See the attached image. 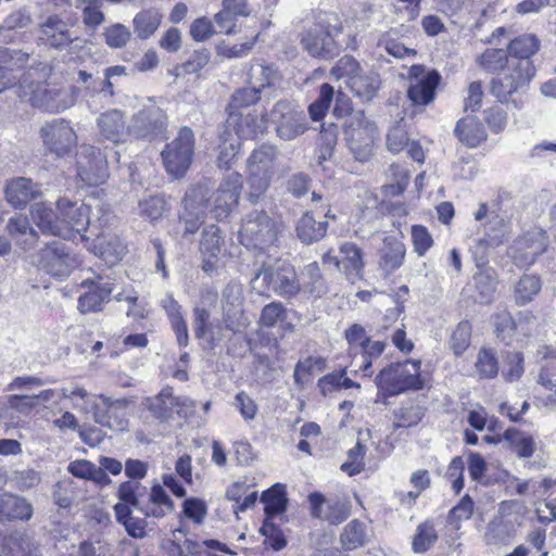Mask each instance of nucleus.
<instances>
[{"mask_svg":"<svg viewBox=\"0 0 556 556\" xmlns=\"http://www.w3.org/2000/svg\"><path fill=\"white\" fill-rule=\"evenodd\" d=\"M50 72L47 66L28 70L20 78L16 93L31 106L58 114L76 104L80 90L75 86L48 84Z\"/></svg>","mask_w":556,"mask_h":556,"instance_id":"nucleus-1","label":"nucleus"},{"mask_svg":"<svg viewBox=\"0 0 556 556\" xmlns=\"http://www.w3.org/2000/svg\"><path fill=\"white\" fill-rule=\"evenodd\" d=\"M279 152L275 146L261 144L250 154L248 166V199L255 203L268 190L278 172Z\"/></svg>","mask_w":556,"mask_h":556,"instance_id":"nucleus-2","label":"nucleus"},{"mask_svg":"<svg viewBox=\"0 0 556 556\" xmlns=\"http://www.w3.org/2000/svg\"><path fill=\"white\" fill-rule=\"evenodd\" d=\"M336 79H345V83L355 97L362 101H371L379 88L380 77L375 71H365L361 64L350 55L342 56L330 72Z\"/></svg>","mask_w":556,"mask_h":556,"instance_id":"nucleus-3","label":"nucleus"},{"mask_svg":"<svg viewBox=\"0 0 556 556\" xmlns=\"http://www.w3.org/2000/svg\"><path fill=\"white\" fill-rule=\"evenodd\" d=\"M56 211L60 223L66 226L64 233H60L62 238H71L73 231L79 233L87 230V227L93 224L92 217L100 222L108 212L94 197H89L87 202L80 205L67 197H61L56 201Z\"/></svg>","mask_w":556,"mask_h":556,"instance_id":"nucleus-4","label":"nucleus"},{"mask_svg":"<svg viewBox=\"0 0 556 556\" xmlns=\"http://www.w3.org/2000/svg\"><path fill=\"white\" fill-rule=\"evenodd\" d=\"M534 75L532 63L522 61L518 64L509 60L503 71L492 78L490 91L501 102H507L513 94L526 91Z\"/></svg>","mask_w":556,"mask_h":556,"instance_id":"nucleus-5","label":"nucleus"},{"mask_svg":"<svg viewBox=\"0 0 556 556\" xmlns=\"http://www.w3.org/2000/svg\"><path fill=\"white\" fill-rule=\"evenodd\" d=\"M375 382L379 389L389 394L419 390L424 387L420 377V362L406 361L392 364L377 375Z\"/></svg>","mask_w":556,"mask_h":556,"instance_id":"nucleus-6","label":"nucleus"},{"mask_svg":"<svg viewBox=\"0 0 556 556\" xmlns=\"http://www.w3.org/2000/svg\"><path fill=\"white\" fill-rule=\"evenodd\" d=\"M376 135V125L362 111L351 115L345 122V140L355 159L361 162L367 161L372 154Z\"/></svg>","mask_w":556,"mask_h":556,"instance_id":"nucleus-7","label":"nucleus"},{"mask_svg":"<svg viewBox=\"0 0 556 556\" xmlns=\"http://www.w3.org/2000/svg\"><path fill=\"white\" fill-rule=\"evenodd\" d=\"M239 236L245 247L265 250L276 242L278 227L266 212L254 211L244 218Z\"/></svg>","mask_w":556,"mask_h":556,"instance_id":"nucleus-8","label":"nucleus"},{"mask_svg":"<svg viewBox=\"0 0 556 556\" xmlns=\"http://www.w3.org/2000/svg\"><path fill=\"white\" fill-rule=\"evenodd\" d=\"M193 153L194 134L189 127H182L177 137L162 151L166 172L175 178L185 176L192 163Z\"/></svg>","mask_w":556,"mask_h":556,"instance_id":"nucleus-9","label":"nucleus"},{"mask_svg":"<svg viewBox=\"0 0 556 556\" xmlns=\"http://www.w3.org/2000/svg\"><path fill=\"white\" fill-rule=\"evenodd\" d=\"M45 150L58 157L67 156L77 146L78 136L70 121L54 118L39 130Z\"/></svg>","mask_w":556,"mask_h":556,"instance_id":"nucleus-10","label":"nucleus"},{"mask_svg":"<svg viewBox=\"0 0 556 556\" xmlns=\"http://www.w3.org/2000/svg\"><path fill=\"white\" fill-rule=\"evenodd\" d=\"M210 189L206 186L191 187L182 201V211L179 214V225L182 227V236H193L204 223Z\"/></svg>","mask_w":556,"mask_h":556,"instance_id":"nucleus-11","label":"nucleus"},{"mask_svg":"<svg viewBox=\"0 0 556 556\" xmlns=\"http://www.w3.org/2000/svg\"><path fill=\"white\" fill-rule=\"evenodd\" d=\"M37 265L53 277H67L79 265L75 254L61 241H52L38 253Z\"/></svg>","mask_w":556,"mask_h":556,"instance_id":"nucleus-12","label":"nucleus"},{"mask_svg":"<svg viewBox=\"0 0 556 556\" xmlns=\"http://www.w3.org/2000/svg\"><path fill=\"white\" fill-rule=\"evenodd\" d=\"M76 170L81 181L89 186L103 184L108 177V164L99 149L81 144L76 153Z\"/></svg>","mask_w":556,"mask_h":556,"instance_id":"nucleus-13","label":"nucleus"},{"mask_svg":"<svg viewBox=\"0 0 556 556\" xmlns=\"http://www.w3.org/2000/svg\"><path fill=\"white\" fill-rule=\"evenodd\" d=\"M261 278L279 295H295L301 291L300 277L294 267L286 262L264 266L256 277V279Z\"/></svg>","mask_w":556,"mask_h":556,"instance_id":"nucleus-14","label":"nucleus"},{"mask_svg":"<svg viewBox=\"0 0 556 556\" xmlns=\"http://www.w3.org/2000/svg\"><path fill=\"white\" fill-rule=\"evenodd\" d=\"M440 81L437 72H426L421 65H413L409 70V88L407 96L416 105H426L434 99V91Z\"/></svg>","mask_w":556,"mask_h":556,"instance_id":"nucleus-15","label":"nucleus"},{"mask_svg":"<svg viewBox=\"0 0 556 556\" xmlns=\"http://www.w3.org/2000/svg\"><path fill=\"white\" fill-rule=\"evenodd\" d=\"M242 189V177L239 173H230L219 185L213 195L212 211L217 219L226 217L238 204Z\"/></svg>","mask_w":556,"mask_h":556,"instance_id":"nucleus-16","label":"nucleus"},{"mask_svg":"<svg viewBox=\"0 0 556 556\" xmlns=\"http://www.w3.org/2000/svg\"><path fill=\"white\" fill-rule=\"evenodd\" d=\"M243 291L237 283H229L223 292V311L226 329L238 332L245 328L248 320L243 314Z\"/></svg>","mask_w":556,"mask_h":556,"instance_id":"nucleus-17","label":"nucleus"},{"mask_svg":"<svg viewBox=\"0 0 556 556\" xmlns=\"http://www.w3.org/2000/svg\"><path fill=\"white\" fill-rule=\"evenodd\" d=\"M71 26L73 24L63 20L60 15H49L40 24L39 39L54 49H65L75 39L70 31Z\"/></svg>","mask_w":556,"mask_h":556,"instance_id":"nucleus-18","label":"nucleus"},{"mask_svg":"<svg viewBox=\"0 0 556 556\" xmlns=\"http://www.w3.org/2000/svg\"><path fill=\"white\" fill-rule=\"evenodd\" d=\"M166 116L156 108L140 111L132 119L131 135L136 138H155L164 135Z\"/></svg>","mask_w":556,"mask_h":556,"instance_id":"nucleus-19","label":"nucleus"},{"mask_svg":"<svg viewBox=\"0 0 556 556\" xmlns=\"http://www.w3.org/2000/svg\"><path fill=\"white\" fill-rule=\"evenodd\" d=\"M42 195L40 186L26 177H15L7 181L4 198L14 208H24L31 200Z\"/></svg>","mask_w":556,"mask_h":556,"instance_id":"nucleus-20","label":"nucleus"},{"mask_svg":"<svg viewBox=\"0 0 556 556\" xmlns=\"http://www.w3.org/2000/svg\"><path fill=\"white\" fill-rule=\"evenodd\" d=\"M97 126L100 136L113 143L125 142L131 135V125L126 126L123 112L116 109L100 114Z\"/></svg>","mask_w":556,"mask_h":556,"instance_id":"nucleus-21","label":"nucleus"},{"mask_svg":"<svg viewBox=\"0 0 556 556\" xmlns=\"http://www.w3.org/2000/svg\"><path fill=\"white\" fill-rule=\"evenodd\" d=\"M101 403H94L93 417L96 422L102 427L114 430H124L126 422L119 418V413H123L128 406L129 402L126 399L112 400L106 396H99Z\"/></svg>","mask_w":556,"mask_h":556,"instance_id":"nucleus-22","label":"nucleus"},{"mask_svg":"<svg viewBox=\"0 0 556 556\" xmlns=\"http://www.w3.org/2000/svg\"><path fill=\"white\" fill-rule=\"evenodd\" d=\"M303 48L315 58H330L338 51L330 31L321 25L307 29L302 37Z\"/></svg>","mask_w":556,"mask_h":556,"instance_id":"nucleus-23","label":"nucleus"},{"mask_svg":"<svg viewBox=\"0 0 556 556\" xmlns=\"http://www.w3.org/2000/svg\"><path fill=\"white\" fill-rule=\"evenodd\" d=\"M230 129L233 135L241 139H254L263 134L267 128V118L264 115L255 113L235 114L231 113L227 121L226 127Z\"/></svg>","mask_w":556,"mask_h":556,"instance_id":"nucleus-24","label":"nucleus"},{"mask_svg":"<svg viewBox=\"0 0 556 556\" xmlns=\"http://www.w3.org/2000/svg\"><path fill=\"white\" fill-rule=\"evenodd\" d=\"M312 515L316 518L327 520L330 523H340L349 515L345 503L338 500H327L320 493H312L308 496Z\"/></svg>","mask_w":556,"mask_h":556,"instance_id":"nucleus-25","label":"nucleus"},{"mask_svg":"<svg viewBox=\"0 0 556 556\" xmlns=\"http://www.w3.org/2000/svg\"><path fill=\"white\" fill-rule=\"evenodd\" d=\"M546 236L544 232L527 233L517 241L514 260L517 264L522 266L531 265L535 262L536 257L546 250Z\"/></svg>","mask_w":556,"mask_h":556,"instance_id":"nucleus-26","label":"nucleus"},{"mask_svg":"<svg viewBox=\"0 0 556 556\" xmlns=\"http://www.w3.org/2000/svg\"><path fill=\"white\" fill-rule=\"evenodd\" d=\"M215 303L216 294L207 292L193 308L194 334L199 339H219V333H215L213 325L210 323L211 307H213Z\"/></svg>","mask_w":556,"mask_h":556,"instance_id":"nucleus-27","label":"nucleus"},{"mask_svg":"<svg viewBox=\"0 0 556 556\" xmlns=\"http://www.w3.org/2000/svg\"><path fill=\"white\" fill-rule=\"evenodd\" d=\"M30 216L36 226L43 232L52 236L64 233L66 226L60 223L59 212H54L46 202H36L30 206Z\"/></svg>","mask_w":556,"mask_h":556,"instance_id":"nucleus-28","label":"nucleus"},{"mask_svg":"<svg viewBox=\"0 0 556 556\" xmlns=\"http://www.w3.org/2000/svg\"><path fill=\"white\" fill-rule=\"evenodd\" d=\"M93 252L108 265L117 264L126 252V245L114 233H101L93 241Z\"/></svg>","mask_w":556,"mask_h":556,"instance_id":"nucleus-29","label":"nucleus"},{"mask_svg":"<svg viewBox=\"0 0 556 556\" xmlns=\"http://www.w3.org/2000/svg\"><path fill=\"white\" fill-rule=\"evenodd\" d=\"M5 229L16 245L23 250L30 249L38 240L37 231L31 227L25 215L17 214L11 217Z\"/></svg>","mask_w":556,"mask_h":556,"instance_id":"nucleus-30","label":"nucleus"},{"mask_svg":"<svg viewBox=\"0 0 556 556\" xmlns=\"http://www.w3.org/2000/svg\"><path fill=\"white\" fill-rule=\"evenodd\" d=\"M187 403L186 399H176L170 387L163 388L157 395L147 397L143 401V405L160 420H167L172 417L174 404L185 405Z\"/></svg>","mask_w":556,"mask_h":556,"instance_id":"nucleus-31","label":"nucleus"},{"mask_svg":"<svg viewBox=\"0 0 556 556\" xmlns=\"http://www.w3.org/2000/svg\"><path fill=\"white\" fill-rule=\"evenodd\" d=\"M541 41L533 34H522L514 38L508 47L507 53L510 61L518 63L528 62L532 63L531 58L540 50Z\"/></svg>","mask_w":556,"mask_h":556,"instance_id":"nucleus-32","label":"nucleus"},{"mask_svg":"<svg viewBox=\"0 0 556 556\" xmlns=\"http://www.w3.org/2000/svg\"><path fill=\"white\" fill-rule=\"evenodd\" d=\"M140 510L147 517L163 518L174 510V503L164 489L156 484L151 488L149 498L142 503Z\"/></svg>","mask_w":556,"mask_h":556,"instance_id":"nucleus-33","label":"nucleus"},{"mask_svg":"<svg viewBox=\"0 0 556 556\" xmlns=\"http://www.w3.org/2000/svg\"><path fill=\"white\" fill-rule=\"evenodd\" d=\"M405 251L401 240L394 237L386 238L380 250V267L388 274L400 268L404 262Z\"/></svg>","mask_w":556,"mask_h":556,"instance_id":"nucleus-34","label":"nucleus"},{"mask_svg":"<svg viewBox=\"0 0 556 556\" xmlns=\"http://www.w3.org/2000/svg\"><path fill=\"white\" fill-rule=\"evenodd\" d=\"M113 291L110 283L90 282L89 290L81 294L78 299V308L83 314L90 312H99L103 302Z\"/></svg>","mask_w":556,"mask_h":556,"instance_id":"nucleus-35","label":"nucleus"},{"mask_svg":"<svg viewBox=\"0 0 556 556\" xmlns=\"http://www.w3.org/2000/svg\"><path fill=\"white\" fill-rule=\"evenodd\" d=\"M503 439L519 458H530L536 452V441L530 433L509 428L504 432Z\"/></svg>","mask_w":556,"mask_h":556,"instance_id":"nucleus-36","label":"nucleus"},{"mask_svg":"<svg viewBox=\"0 0 556 556\" xmlns=\"http://www.w3.org/2000/svg\"><path fill=\"white\" fill-rule=\"evenodd\" d=\"M459 140L469 147H478L486 138L482 124L472 116L462 118L455 128Z\"/></svg>","mask_w":556,"mask_h":556,"instance_id":"nucleus-37","label":"nucleus"},{"mask_svg":"<svg viewBox=\"0 0 556 556\" xmlns=\"http://www.w3.org/2000/svg\"><path fill=\"white\" fill-rule=\"evenodd\" d=\"M279 79L278 71L274 66L258 62L253 63L248 72V85L261 92L266 87H275Z\"/></svg>","mask_w":556,"mask_h":556,"instance_id":"nucleus-38","label":"nucleus"},{"mask_svg":"<svg viewBox=\"0 0 556 556\" xmlns=\"http://www.w3.org/2000/svg\"><path fill=\"white\" fill-rule=\"evenodd\" d=\"M0 515L11 519L28 520L33 516V506L23 497L3 495L0 497Z\"/></svg>","mask_w":556,"mask_h":556,"instance_id":"nucleus-39","label":"nucleus"},{"mask_svg":"<svg viewBox=\"0 0 556 556\" xmlns=\"http://www.w3.org/2000/svg\"><path fill=\"white\" fill-rule=\"evenodd\" d=\"M163 15L156 9L142 10L134 17V30L138 38L148 39L160 27Z\"/></svg>","mask_w":556,"mask_h":556,"instance_id":"nucleus-40","label":"nucleus"},{"mask_svg":"<svg viewBox=\"0 0 556 556\" xmlns=\"http://www.w3.org/2000/svg\"><path fill=\"white\" fill-rule=\"evenodd\" d=\"M340 266L349 278L358 277L364 268L363 252L352 242H345L340 247Z\"/></svg>","mask_w":556,"mask_h":556,"instance_id":"nucleus-41","label":"nucleus"},{"mask_svg":"<svg viewBox=\"0 0 556 556\" xmlns=\"http://www.w3.org/2000/svg\"><path fill=\"white\" fill-rule=\"evenodd\" d=\"M219 140L217 165L219 168H229L239 153L241 141L238 136L227 128L220 135Z\"/></svg>","mask_w":556,"mask_h":556,"instance_id":"nucleus-42","label":"nucleus"},{"mask_svg":"<svg viewBox=\"0 0 556 556\" xmlns=\"http://www.w3.org/2000/svg\"><path fill=\"white\" fill-rule=\"evenodd\" d=\"M67 469L73 476L77 478L91 480L103 485L111 482V479L108 477L106 472L102 470V468H99L87 459L74 460L70 463Z\"/></svg>","mask_w":556,"mask_h":556,"instance_id":"nucleus-43","label":"nucleus"},{"mask_svg":"<svg viewBox=\"0 0 556 556\" xmlns=\"http://www.w3.org/2000/svg\"><path fill=\"white\" fill-rule=\"evenodd\" d=\"M327 231V224L316 222L313 215L305 213L299 220L296 232L300 240L304 243H312L320 240Z\"/></svg>","mask_w":556,"mask_h":556,"instance_id":"nucleus-44","label":"nucleus"},{"mask_svg":"<svg viewBox=\"0 0 556 556\" xmlns=\"http://www.w3.org/2000/svg\"><path fill=\"white\" fill-rule=\"evenodd\" d=\"M542 281L539 276L523 275L515 286V301L518 305L530 303L541 291Z\"/></svg>","mask_w":556,"mask_h":556,"instance_id":"nucleus-45","label":"nucleus"},{"mask_svg":"<svg viewBox=\"0 0 556 556\" xmlns=\"http://www.w3.org/2000/svg\"><path fill=\"white\" fill-rule=\"evenodd\" d=\"M366 527L357 519L350 521L340 535V542L344 549L353 551L363 546L366 542Z\"/></svg>","mask_w":556,"mask_h":556,"instance_id":"nucleus-46","label":"nucleus"},{"mask_svg":"<svg viewBox=\"0 0 556 556\" xmlns=\"http://www.w3.org/2000/svg\"><path fill=\"white\" fill-rule=\"evenodd\" d=\"M301 291L321 295L326 288L317 263H311L304 267L300 276Z\"/></svg>","mask_w":556,"mask_h":556,"instance_id":"nucleus-47","label":"nucleus"},{"mask_svg":"<svg viewBox=\"0 0 556 556\" xmlns=\"http://www.w3.org/2000/svg\"><path fill=\"white\" fill-rule=\"evenodd\" d=\"M0 556H37L36 547L26 536H10L0 543Z\"/></svg>","mask_w":556,"mask_h":556,"instance_id":"nucleus-48","label":"nucleus"},{"mask_svg":"<svg viewBox=\"0 0 556 556\" xmlns=\"http://www.w3.org/2000/svg\"><path fill=\"white\" fill-rule=\"evenodd\" d=\"M306 129L305 117L302 113L295 111L276 127V132L280 139L289 141L303 135Z\"/></svg>","mask_w":556,"mask_h":556,"instance_id":"nucleus-49","label":"nucleus"},{"mask_svg":"<svg viewBox=\"0 0 556 556\" xmlns=\"http://www.w3.org/2000/svg\"><path fill=\"white\" fill-rule=\"evenodd\" d=\"M262 501L265 504V513L268 516L285 511L287 505L285 486L281 484L273 485L262 494Z\"/></svg>","mask_w":556,"mask_h":556,"instance_id":"nucleus-50","label":"nucleus"},{"mask_svg":"<svg viewBox=\"0 0 556 556\" xmlns=\"http://www.w3.org/2000/svg\"><path fill=\"white\" fill-rule=\"evenodd\" d=\"M223 239L220 236L219 228L215 225L205 227L202 231L200 241V251L207 257H217L220 253Z\"/></svg>","mask_w":556,"mask_h":556,"instance_id":"nucleus-51","label":"nucleus"},{"mask_svg":"<svg viewBox=\"0 0 556 556\" xmlns=\"http://www.w3.org/2000/svg\"><path fill=\"white\" fill-rule=\"evenodd\" d=\"M326 368V359L324 357L309 356L304 361H300L294 368V380L296 383H304L311 376L321 372Z\"/></svg>","mask_w":556,"mask_h":556,"instance_id":"nucleus-52","label":"nucleus"},{"mask_svg":"<svg viewBox=\"0 0 556 556\" xmlns=\"http://www.w3.org/2000/svg\"><path fill=\"white\" fill-rule=\"evenodd\" d=\"M76 8L83 12V22L87 27L97 28L104 22L100 0H76Z\"/></svg>","mask_w":556,"mask_h":556,"instance_id":"nucleus-53","label":"nucleus"},{"mask_svg":"<svg viewBox=\"0 0 556 556\" xmlns=\"http://www.w3.org/2000/svg\"><path fill=\"white\" fill-rule=\"evenodd\" d=\"M508 62V53L502 49H486L479 58L480 66L491 73L502 72Z\"/></svg>","mask_w":556,"mask_h":556,"instance_id":"nucleus-54","label":"nucleus"},{"mask_svg":"<svg viewBox=\"0 0 556 556\" xmlns=\"http://www.w3.org/2000/svg\"><path fill=\"white\" fill-rule=\"evenodd\" d=\"M438 540V534L430 522H424L417 527L413 539V551L415 553L427 552Z\"/></svg>","mask_w":556,"mask_h":556,"instance_id":"nucleus-55","label":"nucleus"},{"mask_svg":"<svg viewBox=\"0 0 556 556\" xmlns=\"http://www.w3.org/2000/svg\"><path fill=\"white\" fill-rule=\"evenodd\" d=\"M334 96V89L329 84H323L319 90V97L313 102L308 112L313 121H320L327 113Z\"/></svg>","mask_w":556,"mask_h":556,"instance_id":"nucleus-56","label":"nucleus"},{"mask_svg":"<svg viewBox=\"0 0 556 556\" xmlns=\"http://www.w3.org/2000/svg\"><path fill=\"white\" fill-rule=\"evenodd\" d=\"M140 214L150 220L161 218L168 210L167 202L163 197L155 195L142 200L139 203Z\"/></svg>","mask_w":556,"mask_h":556,"instance_id":"nucleus-57","label":"nucleus"},{"mask_svg":"<svg viewBox=\"0 0 556 556\" xmlns=\"http://www.w3.org/2000/svg\"><path fill=\"white\" fill-rule=\"evenodd\" d=\"M476 369L480 378H494L498 372V363L494 353L482 349L477 357Z\"/></svg>","mask_w":556,"mask_h":556,"instance_id":"nucleus-58","label":"nucleus"},{"mask_svg":"<svg viewBox=\"0 0 556 556\" xmlns=\"http://www.w3.org/2000/svg\"><path fill=\"white\" fill-rule=\"evenodd\" d=\"M62 396L70 399L73 402L75 408L81 410H88L89 404L94 405L93 396L89 394L83 387L77 384H70L61 389Z\"/></svg>","mask_w":556,"mask_h":556,"instance_id":"nucleus-59","label":"nucleus"},{"mask_svg":"<svg viewBox=\"0 0 556 556\" xmlns=\"http://www.w3.org/2000/svg\"><path fill=\"white\" fill-rule=\"evenodd\" d=\"M365 452L366 446L357 442L356 445L348 452V460L341 466L342 471L346 472L349 476L358 475L365 466Z\"/></svg>","mask_w":556,"mask_h":556,"instance_id":"nucleus-60","label":"nucleus"},{"mask_svg":"<svg viewBox=\"0 0 556 556\" xmlns=\"http://www.w3.org/2000/svg\"><path fill=\"white\" fill-rule=\"evenodd\" d=\"M471 326L468 321L457 325L451 337V349L455 355H462L470 344Z\"/></svg>","mask_w":556,"mask_h":556,"instance_id":"nucleus-61","label":"nucleus"},{"mask_svg":"<svg viewBox=\"0 0 556 556\" xmlns=\"http://www.w3.org/2000/svg\"><path fill=\"white\" fill-rule=\"evenodd\" d=\"M525 371L523 356L519 352L508 353L505 359V368L503 369V377L508 382L517 381L521 378Z\"/></svg>","mask_w":556,"mask_h":556,"instance_id":"nucleus-62","label":"nucleus"},{"mask_svg":"<svg viewBox=\"0 0 556 556\" xmlns=\"http://www.w3.org/2000/svg\"><path fill=\"white\" fill-rule=\"evenodd\" d=\"M105 42L111 48H122L126 46V43L130 39L129 29L117 23L109 26L104 31Z\"/></svg>","mask_w":556,"mask_h":556,"instance_id":"nucleus-63","label":"nucleus"},{"mask_svg":"<svg viewBox=\"0 0 556 556\" xmlns=\"http://www.w3.org/2000/svg\"><path fill=\"white\" fill-rule=\"evenodd\" d=\"M53 498L59 507H71L74 502V482L72 480L59 481L53 489Z\"/></svg>","mask_w":556,"mask_h":556,"instance_id":"nucleus-64","label":"nucleus"}]
</instances>
